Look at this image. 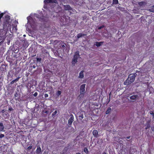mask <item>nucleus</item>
<instances>
[{
	"label": "nucleus",
	"mask_w": 154,
	"mask_h": 154,
	"mask_svg": "<svg viewBox=\"0 0 154 154\" xmlns=\"http://www.w3.org/2000/svg\"><path fill=\"white\" fill-rule=\"evenodd\" d=\"M4 126H0V131H4Z\"/></svg>",
	"instance_id": "obj_29"
},
{
	"label": "nucleus",
	"mask_w": 154,
	"mask_h": 154,
	"mask_svg": "<svg viewBox=\"0 0 154 154\" xmlns=\"http://www.w3.org/2000/svg\"><path fill=\"white\" fill-rule=\"evenodd\" d=\"M85 35L84 34L80 33L78 34L77 35V37L78 38H79L82 36H84Z\"/></svg>",
	"instance_id": "obj_16"
},
{
	"label": "nucleus",
	"mask_w": 154,
	"mask_h": 154,
	"mask_svg": "<svg viewBox=\"0 0 154 154\" xmlns=\"http://www.w3.org/2000/svg\"><path fill=\"white\" fill-rule=\"evenodd\" d=\"M104 27V26H100V27H99V28H98V29H101L103 28Z\"/></svg>",
	"instance_id": "obj_37"
},
{
	"label": "nucleus",
	"mask_w": 154,
	"mask_h": 154,
	"mask_svg": "<svg viewBox=\"0 0 154 154\" xmlns=\"http://www.w3.org/2000/svg\"><path fill=\"white\" fill-rule=\"evenodd\" d=\"M4 31V30H3L1 29L0 30V32L1 33L2 32H3Z\"/></svg>",
	"instance_id": "obj_43"
},
{
	"label": "nucleus",
	"mask_w": 154,
	"mask_h": 154,
	"mask_svg": "<svg viewBox=\"0 0 154 154\" xmlns=\"http://www.w3.org/2000/svg\"><path fill=\"white\" fill-rule=\"evenodd\" d=\"M3 42V41H2L1 42H0V45H1L2 44Z\"/></svg>",
	"instance_id": "obj_45"
},
{
	"label": "nucleus",
	"mask_w": 154,
	"mask_h": 154,
	"mask_svg": "<svg viewBox=\"0 0 154 154\" xmlns=\"http://www.w3.org/2000/svg\"><path fill=\"white\" fill-rule=\"evenodd\" d=\"M0 125H3V124L2 123H0Z\"/></svg>",
	"instance_id": "obj_47"
},
{
	"label": "nucleus",
	"mask_w": 154,
	"mask_h": 154,
	"mask_svg": "<svg viewBox=\"0 0 154 154\" xmlns=\"http://www.w3.org/2000/svg\"><path fill=\"white\" fill-rule=\"evenodd\" d=\"M2 34L1 33L0 34V35H1Z\"/></svg>",
	"instance_id": "obj_50"
},
{
	"label": "nucleus",
	"mask_w": 154,
	"mask_h": 154,
	"mask_svg": "<svg viewBox=\"0 0 154 154\" xmlns=\"http://www.w3.org/2000/svg\"><path fill=\"white\" fill-rule=\"evenodd\" d=\"M18 96V94L17 93H16L14 94V96L15 98V100H19V98L18 97H17V98H16V97H17Z\"/></svg>",
	"instance_id": "obj_25"
},
{
	"label": "nucleus",
	"mask_w": 154,
	"mask_h": 154,
	"mask_svg": "<svg viewBox=\"0 0 154 154\" xmlns=\"http://www.w3.org/2000/svg\"><path fill=\"white\" fill-rule=\"evenodd\" d=\"M32 146L31 145L29 146L27 148L28 149L30 150L32 148Z\"/></svg>",
	"instance_id": "obj_34"
},
{
	"label": "nucleus",
	"mask_w": 154,
	"mask_h": 154,
	"mask_svg": "<svg viewBox=\"0 0 154 154\" xmlns=\"http://www.w3.org/2000/svg\"><path fill=\"white\" fill-rule=\"evenodd\" d=\"M84 71L83 70H82L80 72L79 75L78 77L80 79H83L84 77Z\"/></svg>",
	"instance_id": "obj_10"
},
{
	"label": "nucleus",
	"mask_w": 154,
	"mask_h": 154,
	"mask_svg": "<svg viewBox=\"0 0 154 154\" xmlns=\"http://www.w3.org/2000/svg\"><path fill=\"white\" fill-rule=\"evenodd\" d=\"M149 10L151 12H154V6L149 9Z\"/></svg>",
	"instance_id": "obj_27"
},
{
	"label": "nucleus",
	"mask_w": 154,
	"mask_h": 154,
	"mask_svg": "<svg viewBox=\"0 0 154 154\" xmlns=\"http://www.w3.org/2000/svg\"><path fill=\"white\" fill-rule=\"evenodd\" d=\"M20 71V69L19 67L17 68L16 69L15 73L16 74H17V73H18Z\"/></svg>",
	"instance_id": "obj_22"
},
{
	"label": "nucleus",
	"mask_w": 154,
	"mask_h": 154,
	"mask_svg": "<svg viewBox=\"0 0 154 154\" xmlns=\"http://www.w3.org/2000/svg\"><path fill=\"white\" fill-rule=\"evenodd\" d=\"M130 138V136L127 137H126V138H127V139H129Z\"/></svg>",
	"instance_id": "obj_46"
},
{
	"label": "nucleus",
	"mask_w": 154,
	"mask_h": 154,
	"mask_svg": "<svg viewBox=\"0 0 154 154\" xmlns=\"http://www.w3.org/2000/svg\"><path fill=\"white\" fill-rule=\"evenodd\" d=\"M84 151L87 153H88V149L86 148H85L84 149Z\"/></svg>",
	"instance_id": "obj_30"
},
{
	"label": "nucleus",
	"mask_w": 154,
	"mask_h": 154,
	"mask_svg": "<svg viewBox=\"0 0 154 154\" xmlns=\"http://www.w3.org/2000/svg\"><path fill=\"white\" fill-rule=\"evenodd\" d=\"M42 116L44 117H45L48 115H49L51 113L49 114V112L48 110H44L42 112Z\"/></svg>",
	"instance_id": "obj_8"
},
{
	"label": "nucleus",
	"mask_w": 154,
	"mask_h": 154,
	"mask_svg": "<svg viewBox=\"0 0 154 154\" xmlns=\"http://www.w3.org/2000/svg\"><path fill=\"white\" fill-rule=\"evenodd\" d=\"M61 93V92L60 91H58L57 93H56V95L57 96H59Z\"/></svg>",
	"instance_id": "obj_26"
},
{
	"label": "nucleus",
	"mask_w": 154,
	"mask_h": 154,
	"mask_svg": "<svg viewBox=\"0 0 154 154\" xmlns=\"http://www.w3.org/2000/svg\"><path fill=\"white\" fill-rule=\"evenodd\" d=\"M139 72V71H137H137H136V72Z\"/></svg>",
	"instance_id": "obj_49"
},
{
	"label": "nucleus",
	"mask_w": 154,
	"mask_h": 154,
	"mask_svg": "<svg viewBox=\"0 0 154 154\" xmlns=\"http://www.w3.org/2000/svg\"><path fill=\"white\" fill-rule=\"evenodd\" d=\"M20 77H18L16 79L13 80V81L14 82H16L18 81L19 79H20Z\"/></svg>",
	"instance_id": "obj_28"
},
{
	"label": "nucleus",
	"mask_w": 154,
	"mask_h": 154,
	"mask_svg": "<svg viewBox=\"0 0 154 154\" xmlns=\"http://www.w3.org/2000/svg\"><path fill=\"white\" fill-rule=\"evenodd\" d=\"M119 3V1L118 0H113L112 1V4L116 5L118 4Z\"/></svg>",
	"instance_id": "obj_19"
},
{
	"label": "nucleus",
	"mask_w": 154,
	"mask_h": 154,
	"mask_svg": "<svg viewBox=\"0 0 154 154\" xmlns=\"http://www.w3.org/2000/svg\"><path fill=\"white\" fill-rule=\"evenodd\" d=\"M83 118V115L82 114H80V115L79 116V119L80 120H82Z\"/></svg>",
	"instance_id": "obj_20"
},
{
	"label": "nucleus",
	"mask_w": 154,
	"mask_h": 154,
	"mask_svg": "<svg viewBox=\"0 0 154 154\" xmlns=\"http://www.w3.org/2000/svg\"><path fill=\"white\" fill-rule=\"evenodd\" d=\"M17 25H14V26H13L12 28L14 30L15 32H17Z\"/></svg>",
	"instance_id": "obj_18"
},
{
	"label": "nucleus",
	"mask_w": 154,
	"mask_h": 154,
	"mask_svg": "<svg viewBox=\"0 0 154 154\" xmlns=\"http://www.w3.org/2000/svg\"><path fill=\"white\" fill-rule=\"evenodd\" d=\"M41 151V149L39 146H37V148L36 151V153H40Z\"/></svg>",
	"instance_id": "obj_14"
},
{
	"label": "nucleus",
	"mask_w": 154,
	"mask_h": 154,
	"mask_svg": "<svg viewBox=\"0 0 154 154\" xmlns=\"http://www.w3.org/2000/svg\"><path fill=\"white\" fill-rule=\"evenodd\" d=\"M4 135L3 134H1L0 135V138H2L4 137Z\"/></svg>",
	"instance_id": "obj_35"
},
{
	"label": "nucleus",
	"mask_w": 154,
	"mask_h": 154,
	"mask_svg": "<svg viewBox=\"0 0 154 154\" xmlns=\"http://www.w3.org/2000/svg\"><path fill=\"white\" fill-rule=\"evenodd\" d=\"M102 154H106L105 152H103Z\"/></svg>",
	"instance_id": "obj_48"
},
{
	"label": "nucleus",
	"mask_w": 154,
	"mask_h": 154,
	"mask_svg": "<svg viewBox=\"0 0 154 154\" xmlns=\"http://www.w3.org/2000/svg\"><path fill=\"white\" fill-rule=\"evenodd\" d=\"M48 94H45V97H48Z\"/></svg>",
	"instance_id": "obj_36"
},
{
	"label": "nucleus",
	"mask_w": 154,
	"mask_h": 154,
	"mask_svg": "<svg viewBox=\"0 0 154 154\" xmlns=\"http://www.w3.org/2000/svg\"><path fill=\"white\" fill-rule=\"evenodd\" d=\"M150 113L151 115L152 116V119L154 120V112L153 111H150Z\"/></svg>",
	"instance_id": "obj_21"
},
{
	"label": "nucleus",
	"mask_w": 154,
	"mask_h": 154,
	"mask_svg": "<svg viewBox=\"0 0 154 154\" xmlns=\"http://www.w3.org/2000/svg\"><path fill=\"white\" fill-rule=\"evenodd\" d=\"M85 84H82L80 86V97H83L85 93Z\"/></svg>",
	"instance_id": "obj_4"
},
{
	"label": "nucleus",
	"mask_w": 154,
	"mask_h": 154,
	"mask_svg": "<svg viewBox=\"0 0 154 154\" xmlns=\"http://www.w3.org/2000/svg\"><path fill=\"white\" fill-rule=\"evenodd\" d=\"M14 82L13 81V80L12 81H11V83H10V84H13L14 83Z\"/></svg>",
	"instance_id": "obj_40"
},
{
	"label": "nucleus",
	"mask_w": 154,
	"mask_h": 154,
	"mask_svg": "<svg viewBox=\"0 0 154 154\" xmlns=\"http://www.w3.org/2000/svg\"><path fill=\"white\" fill-rule=\"evenodd\" d=\"M1 112L2 113L4 114V112H5V110L4 109H3L1 111Z\"/></svg>",
	"instance_id": "obj_38"
},
{
	"label": "nucleus",
	"mask_w": 154,
	"mask_h": 154,
	"mask_svg": "<svg viewBox=\"0 0 154 154\" xmlns=\"http://www.w3.org/2000/svg\"><path fill=\"white\" fill-rule=\"evenodd\" d=\"M14 82L13 81V80L12 81H11V83H10V84H13L14 83Z\"/></svg>",
	"instance_id": "obj_39"
},
{
	"label": "nucleus",
	"mask_w": 154,
	"mask_h": 154,
	"mask_svg": "<svg viewBox=\"0 0 154 154\" xmlns=\"http://www.w3.org/2000/svg\"><path fill=\"white\" fill-rule=\"evenodd\" d=\"M137 75L136 73H134L129 75L127 79L124 82V84L125 85H128L134 82Z\"/></svg>",
	"instance_id": "obj_1"
},
{
	"label": "nucleus",
	"mask_w": 154,
	"mask_h": 154,
	"mask_svg": "<svg viewBox=\"0 0 154 154\" xmlns=\"http://www.w3.org/2000/svg\"><path fill=\"white\" fill-rule=\"evenodd\" d=\"M27 19L28 24H29L32 28H34L35 26V22L32 17L29 16L27 17Z\"/></svg>",
	"instance_id": "obj_2"
},
{
	"label": "nucleus",
	"mask_w": 154,
	"mask_h": 154,
	"mask_svg": "<svg viewBox=\"0 0 154 154\" xmlns=\"http://www.w3.org/2000/svg\"><path fill=\"white\" fill-rule=\"evenodd\" d=\"M10 16L8 15H6L5 17L4 22L5 24L6 25H7V24H8L10 22Z\"/></svg>",
	"instance_id": "obj_6"
},
{
	"label": "nucleus",
	"mask_w": 154,
	"mask_h": 154,
	"mask_svg": "<svg viewBox=\"0 0 154 154\" xmlns=\"http://www.w3.org/2000/svg\"><path fill=\"white\" fill-rule=\"evenodd\" d=\"M62 46L63 48H65V46L64 45H62Z\"/></svg>",
	"instance_id": "obj_44"
},
{
	"label": "nucleus",
	"mask_w": 154,
	"mask_h": 154,
	"mask_svg": "<svg viewBox=\"0 0 154 154\" xmlns=\"http://www.w3.org/2000/svg\"><path fill=\"white\" fill-rule=\"evenodd\" d=\"M138 98V95H132L130 97V98L131 100H136L137 98Z\"/></svg>",
	"instance_id": "obj_11"
},
{
	"label": "nucleus",
	"mask_w": 154,
	"mask_h": 154,
	"mask_svg": "<svg viewBox=\"0 0 154 154\" xmlns=\"http://www.w3.org/2000/svg\"><path fill=\"white\" fill-rule=\"evenodd\" d=\"M63 7L65 10L69 11L70 14L72 13V12H74L75 11V10L73 9L69 5H63Z\"/></svg>",
	"instance_id": "obj_5"
},
{
	"label": "nucleus",
	"mask_w": 154,
	"mask_h": 154,
	"mask_svg": "<svg viewBox=\"0 0 154 154\" xmlns=\"http://www.w3.org/2000/svg\"><path fill=\"white\" fill-rule=\"evenodd\" d=\"M10 111H12V110H13V109L11 107L10 108H9L8 109Z\"/></svg>",
	"instance_id": "obj_41"
},
{
	"label": "nucleus",
	"mask_w": 154,
	"mask_h": 154,
	"mask_svg": "<svg viewBox=\"0 0 154 154\" xmlns=\"http://www.w3.org/2000/svg\"><path fill=\"white\" fill-rule=\"evenodd\" d=\"M43 154H48V152L46 151H45Z\"/></svg>",
	"instance_id": "obj_42"
},
{
	"label": "nucleus",
	"mask_w": 154,
	"mask_h": 154,
	"mask_svg": "<svg viewBox=\"0 0 154 154\" xmlns=\"http://www.w3.org/2000/svg\"><path fill=\"white\" fill-rule=\"evenodd\" d=\"M74 121V116L72 114L71 115V117L68 120V123L69 125H72Z\"/></svg>",
	"instance_id": "obj_9"
},
{
	"label": "nucleus",
	"mask_w": 154,
	"mask_h": 154,
	"mask_svg": "<svg viewBox=\"0 0 154 154\" xmlns=\"http://www.w3.org/2000/svg\"><path fill=\"white\" fill-rule=\"evenodd\" d=\"M93 134L94 136L95 137H97L98 135V131L96 130L93 131Z\"/></svg>",
	"instance_id": "obj_12"
},
{
	"label": "nucleus",
	"mask_w": 154,
	"mask_h": 154,
	"mask_svg": "<svg viewBox=\"0 0 154 154\" xmlns=\"http://www.w3.org/2000/svg\"><path fill=\"white\" fill-rule=\"evenodd\" d=\"M38 95V93L37 92H35L34 93V94H33V95L34 97H36Z\"/></svg>",
	"instance_id": "obj_33"
},
{
	"label": "nucleus",
	"mask_w": 154,
	"mask_h": 154,
	"mask_svg": "<svg viewBox=\"0 0 154 154\" xmlns=\"http://www.w3.org/2000/svg\"><path fill=\"white\" fill-rule=\"evenodd\" d=\"M111 109L110 108H108L107 109V110L106 111L105 113L106 114H108L111 112Z\"/></svg>",
	"instance_id": "obj_17"
},
{
	"label": "nucleus",
	"mask_w": 154,
	"mask_h": 154,
	"mask_svg": "<svg viewBox=\"0 0 154 154\" xmlns=\"http://www.w3.org/2000/svg\"><path fill=\"white\" fill-rule=\"evenodd\" d=\"M41 59L39 58H37L36 60L37 62H40L41 61Z\"/></svg>",
	"instance_id": "obj_32"
},
{
	"label": "nucleus",
	"mask_w": 154,
	"mask_h": 154,
	"mask_svg": "<svg viewBox=\"0 0 154 154\" xmlns=\"http://www.w3.org/2000/svg\"><path fill=\"white\" fill-rule=\"evenodd\" d=\"M57 110H55L54 112H53L52 115V117H54L57 114Z\"/></svg>",
	"instance_id": "obj_23"
},
{
	"label": "nucleus",
	"mask_w": 154,
	"mask_h": 154,
	"mask_svg": "<svg viewBox=\"0 0 154 154\" xmlns=\"http://www.w3.org/2000/svg\"><path fill=\"white\" fill-rule=\"evenodd\" d=\"M9 116V115L7 113H4L2 115V116L5 119L7 118Z\"/></svg>",
	"instance_id": "obj_15"
},
{
	"label": "nucleus",
	"mask_w": 154,
	"mask_h": 154,
	"mask_svg": "<svg viewBox=\"0 0 154 154\" xmlns=\"http://www.w3.org/2000/svg\"><path fill=\"white\" fill-rule=\"evenodd\" d=\"M44 3H56L57 2V0H45L44 1Z\"/></svg>",
	"instance_id": "obj_7"
},
{
	"label": "nucleus",
	"mask_w": 154,
	"mask_h": 154,
	"mask_svg": "<svg viewBox=\"0 0 154 154\" xmlns=\"http://www.w3.org/2000/svg\"><path fill=\"white\" fill-rule=\"evenodd\" d=\"M103 42H96V45L97 47H100V46L103 43Z\"/></svg>",
	"instance_id": "obj_13"
},
{
	"label": "nucleus",
	"mask_w": 154,
	"mask_h": 154,
	"mask_svg": "<svg viewBox=\"0 0 154 154\" xmlns=\"http://www.w3.org/2000/svg\"><path fill=\"white\" fill-rule=\"evenodd\" d=\"M4 15V14L2 13L0 14V22H1V19L2 17Z\"/></svg>",
	"instance_id": "obj_31"
},
{
	"label": "nucleus",
	"mask_w": 154,
	"mask_h": 154,
	"mask_svg": "<svg viewBox=\"0 0 154 154\" xmlns=\"http://www.w3.org/2000/svg\"><path fill=\"white\" fill-rule=\"evenodd\" d=\"M30 66V67L32 68L33 69H35L36 67L35 65L33 63H31Z\"/></svg>",
	"instance_id": "obj_24"
},
{
	"label": "nucleus",
	"mask_w": 154,
	"mask_h": 154,
	"mask_svg": "<svg viewBox=\"0 0 154 154\" xmlns=\"http://www.w3.org/2000/svg\"><path fill=\"white\" fill-rule=\"evenodd\" d=\"M79 56V52L78 51H77L75 52L73 57L72 60V64L74 66L75 63L77 62Z\"/></svg>",
	"instance_id": "obj_3"
}]
</instances>
